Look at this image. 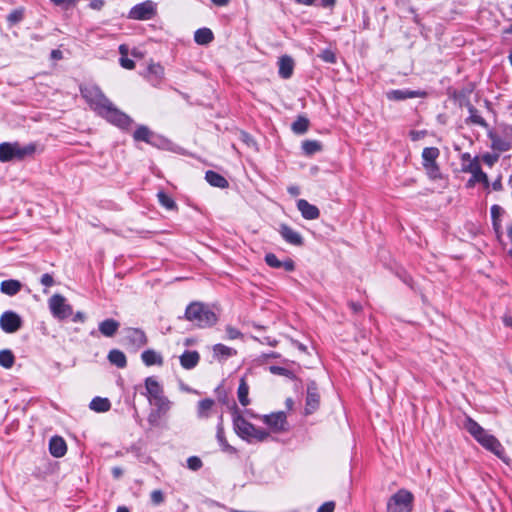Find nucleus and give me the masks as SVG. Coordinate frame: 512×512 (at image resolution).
Segmentation results:
<instances>
[{
    "instance_id": "f257e3e1",
    "label": "nucleus",
    "mask_w": 512,
    "mask_h": 512,
    "mask_svg": "<svg viewBox=\"0 0 512 512\" xmlns=\"http://www.w3.org/2000/svg\"><path fill=\"white\" fill-rule=\"evenodd\" d=\"M82 97L92 110L111 124L122 129L128 128L133 120L120 111L97 86H86L80 89Z\"/></svg>"
},
{
    "instance_id": "f03ea898",
    "label": "nucleus",
    "mask_w": 512,
    "mask_h": 512,
    "mask_svg": "<svg viewBox=\"0 0 512 512\" xmlns=\"http://www.w3.org/2000/svg\"><path fill=\"white\" fill-rule=\"evenodd\" d=\"M184 318L198 328L213 326L218 318L215 312L202 302H192L185 310Z\"/></svg>"
},
{
    "instance_id": "7ed1b4c3",
    "label": "nucleus",
    "mask_w": 512,
    "mask_h": 512,
    "mask_svg": "<svg viewBox=\"0 0 512 512\" xmlns=\"http://www.w3.org/2000/svg\"><path fill=\"white\" fill-rule=\"evenodd\" d=\"M35 151L36 145L33 143L21 146L18 142H2L0 143V162L23 160L32 156Z\"/></svg>"
},
{
    "instance_id": "20e7f679",
    "label": "nucleus",
    "mask_w": 512,
    "mask_h": 512,
    "mask_svg": "<svg viewBox=\"0 0 512 512\" xmlns=\"http://www.w3.org/2000/svg\"><path fill=\"white\" fill-rule=\"evenodd\" d=\"M233 425L236 434L248 442L253 440L262 442L269 437V432L265 431L264 429L255 427L252 423L248 422L244 417L240 415L234 417Z\"/></svg>"
},
{
    "instance_id": "39448f33",
    "label": "nucleus",
    "mask_w": 512,
    "mask_h": 512,
    "mask_svg": "<svg viewBox=\"0 0 512 512\" xmlns=\"http://www.w3.org/2000/svg\"><path fill=\"white\" fill-rule=\"evenodd\" d=\"M413 500L414 497L411 492L400 489L388 500L387 512H410L413 508Z\"/></svg>"
},
{
    "instance_id": "423d86ee",
    "label": "nucleus",
    "mask_w": 512,
    "mask_h": 512,
    "mask_svg": "<svg viewBox=\"0 0 512 512\" xmlns=\"http://www.w3.org/2000/svg\"><path fill=\"white\" fill-rule=\"evenodd\" d=\"M157 14V4L151 0L133 6L129 13L128 18L132 20L146 21L153 19Z\"/></svg>"
},
{
    "instance_id": "0eeeda50",
    "label": "nucleus",
    "mask_w": 512,
    "mask_h": 512,
    "mask_svg": "<svg viewBox=\"0 0 512 512\" xmlns=\"http://www.w3.org/2000/svg\"><path fill=\"white\" fill-rule=\"evenodd\" d=\"M48 304L52 315L57 319L68 318L73 313L72 307L66 303L65 297L60 294L51 296Z\"/></svg>"
},
{
    "instance_id": "6e6552de",
    "label": "nucleus",
    "mask_w": 512,
    "mask_h": 512,
    "mask_svg": "<svg viewBox=\"0 0 512 512\" xmlns=\"http://www.w3.org/2000/svg\"><path fill=\"white\" fill-rule=\"evenodd\" d=\"M261 420L269 426L273 432H285L288 430L286 413L283 411L262 416Z\"/></svg>"
},
{
    "instance_id": "1a4fd4ad",
    "label": "nucleus",
    "mask_w": 512,
    "mask_h": 512,
    "mask_svg": "<svg viewBox=\"0 0 512 512\" xmlns=\"http://www.w3.org/2000/svg\"><path fill=\"white\" fill-rule=\"evenodd\" d=\"M21 326V317L13 311H5L0 317V327L6 333H15Z\"/></svg>"
},
{
    "instance_id": "9d476101",
    "label": "nucleus",
    "mask_w": 512,
    "mask_h": 512,
    "mask_svg": "<svg viewBox=\"0 0 512 512\" xmlns=\"http://www.w3.org/2000/svg\"><path fill=\"white\" fill-rule=\"evenodd\" d=\"M125 341L126 344L138 350L147 344L148 339L143 330L129 327L125 329Z\"/></svg>"
},
{
    "instance_id": "9b49d317",
    "label": "nucleus",
    "mask_w": 512,
    "mask_h": 512,
    "mask_svg": "<svg viewBox=\"0 0 512 512\" xmlns=\"http://www.w3.org/2000/svg\"><path fill=\"white\" fill-rule=\"evenodd\" d=\"M133 138L135 141H143L153 146H159L162 143V139L145 125H140L134 131Z\"/></svg>"
},
{
    "instance_id": "f8f14e48",
    "label": "nucleus",
    "mask_w": 512,
    "mask_h": 512,
    "mask_svg": "<svg viewBox=\"0 0 512 512\" xmlns=\"http://www.w3.org/2000/svg\"><path fill=\"white\" fill-rule=\"evenodd\" d=\"M427 92L422 90L395 89L386 93V97L393 101H402L409 98H425Z\"/></svg>"
},
{
    "instance_id": "ddd939ff",
    "label": "nucleus",
    "mask_w": 512,
    "mask_h": 512,
    "mask_svg": "<svg viewBox=\"0 0 512 512\" xmlns=\"http://www.w3.org/2000/svg\"><path fill=\"white\" fill-rule=\"evenodd\" d=\"M477 442L499 458H502L505 453L504 447L500 441L494 435L489 433H485Z\"/></svg>"
},
{
    "instance_id": "4468645a",
    "label": "nucleus",
    "mask_w": 512,
    "mask_h": 512,
    "mask_svg": "<svg viewBox=\"0 0 512 512\" xmlns=\"http://www.w3.org/2000/svg\"><path fill=\"white\" fill-rule=\"evenodd\" d=\"M320 404V395L318 392V388L315 382H310L307 386V396H306V407L305 413L312 414L316 411Z\"/></svg>"
},
{
    "instance_id": "2eb2a0df",
    "label": "nucleus",
    "mask_w": 512,
    "mask_h": 512,
    "mask_svg": "<svg viewBox=\"0 0 512 512\" xmlns=\"http://www.w3.org/2000/svg\"><path fill=\"white\" fill-rule=\"evenodd\" d=\"M264 260L269 267L274 269H284L287 272H291L295 269V263L292 259L287 258L281 261L274 253H267Z\"/></svg>"
},
{
    "instance_id": "dca6fc26",
    "label": "nucleus",
    "mask_w": 512,
    "mask_h": 512,
    "mask_svg": "<svg viewBox=\"0 0 512 512\" xmlns=\"http://www.w3.org/2000/svg\"><path fill=\"white\" fill-rule=\"evenodd\" d=\"M279 233L287 243L294 246L303 245V237L290 226L286 224L280 225Z\"/></svg>"
},
{
    "instance_id": "f3484780",
    "label": "nucleus",
    "mask_w": 512,
    "mask_h": 512,
    "mask_svg": "<svg viewBox=\"0 0 512 512\" xmlns=\"http://www.w3.org/2000/svg\"><path fill=\"white\" fill-rule=\"evenodd\" d=\"M145 389V395L150 403H152V400L164 394L163 387L154 377H147L145 379Z\"/></svg>"
},
{
    "instance_id": "a211bd4d",
    "label": "nucleus",
    "mask_w": 512,
    "mask_h": 512,
    "mask_svg": "<svg viewBox=\"0 0 512 512\" xmlns=\"http://www.w3.org/2000/svg\"><path fill=\"white\" fill-rule=\"evenodd\" d=\"M297 208L301 212L302 217L307 220H314L320 216L319 209L305 199H299L297 201Z\"/></svg>"
},
{
    "instance_id": "6ab92c4d",
    "label": "nucleus",
    "mask_w": 512,
    "mask_h": 512,
    "mask_svg": "<svg viewBox=\"0 0 512 512\" xmlns=\"http://www.w3.org/2000/svg\"><path fill=\"white\" fill-rule=\"evenodd\" d=\"M463 171L471 173L474 181L483 183L488 182L487 174L482 171L481 165L476 158L470 160V163L463 168Z\"/></svg>"
},
{
    "instance_id": "aec40b11",
    "label": "nucleus",
    "mask_w": 512,
    "mask_h": 512,
    "mask_svg": "<svg viewBox=\"0 0 512 512\" xmlns=\"http://www.w3.org/2000/svg\"><path fill=\"white\" fill-rule=\"evenodd\" d=\"M120 327V323L112 318L105 319L98 324L99 332L105 337H113Z\"/></svg>"
},
{
    "instance_id": "412c9836",
    "label": "nucleus",
    "mask_w": 512,
    "mask_h": 512,
    "mask_svg": "<svg viewBox=\"0 0 512 512\" xmlns=\"http://www.w3.org/2000/svg\"><path fill=\"white\" fill-rule=\"evenodd\" d=\"M179 359L181 366L186 370H190L197 366L200 355L197 351L186 350Z\"/></svg>"
},
{
    "instance_id": "4be33fe9",
    "label": "nucleus",
    "mask_w": 512,
    "mask_h": 512,
    "mask_svg": "<svg viewBox=\"0 0 512 512\" xmlns=\"http://www.w3.org/2000/svg\"><path fill=\"white\" fill-rule=\"evenodd\" d=\"M49 451L52 456L59 458L66 454L67 445L61 437L54 436L50 439Z\"/></svg>"
},
{
    "instance_id": "5701e85b",
    "label": "nucleus",
    "mask_w": 512,
    "mask_h": 512,
    "mask_svg": "<svg viewBox=\"0 0 512 512\" xmlns=\"http://www.w3.org/2000/svg\"><path fill=\"white\" fill-rule=\"evenodd\" d=\"M216 438H217L219 445L221 446V449L224 452H227V453H235L236 452V449L233 446H231L226 440V437L224 434L223 416L222 415H220L219 422L217 424Z\"/></svg>"
},
{
    "instance_id": "b1692460",
    "label": "nucleus",
    "mask_w": 512,
    "mask_h": 512,
    "mask_svg": "<svg viewBox=\"0 0 512 512\" xmlns=\"http://www.w3.org/2000/svg\"><path fill=\"white\" fill-rule=\"evenodd\" d=\"M279 75L283 79H288L293 74L294 61L290 56L284 55L280 57L279 62Z\"/></svg>"
},
{
    "instance_id": "393cba45",
    "label": "nucleus",
    "mask_w": 512,
    "mask_h": 512,
    "mask_svg": "<svg viewBox=\"0 0 512 512\" xmlns=\"http://www.w3.org/2000/svg\"><path fill=\"white\" fill-rule=\"evenodd\" d=\"M464 428L470 433V435L478 441L481 437L484 436L485 429L480 426L474 419L471 417H467L464 422Z\"/></svg>"
},
{
    "instance_id": "a878e982",
    "label": "nucleus",
    "mask_w": 512,
    "mask_h": 512,
    "mask_svg": "<svg viewBox=\"0 0 512 512\" xmlns=\"http://www.w3.org/2000/svg\"><path fill=\"white\" fill-rule=\"evenodd\" d=\"M464 428L470 433V435L478 441L481 437L484 436L485 429L480 426L474 419L471 417H467L464 422Z\"/></svg>"
},
{
    "instance_id": "bb28decb",
    "label": "nucleus",
    "mask_w": 512,
    "mask_h": 512,
    "mask_svg": "<svg viewBox=\"0 0 512 512\" xmlns=\"http://www.w3.org/2000/svg\"><path fill=\"white\" fill-rule=\"evenodd\" d=\"M205 179L213 187L224 189L229 186V182L225 177L212 170L206 172Z\"/></svg>"
},
{
    "instance_id": "cd10ccee",
    "label": "nucleus",
    "mask_w": 512,
    "mask_h": 512,
    "mask_svg": "<svg viewBox=\"0 0 512 512\" xmlns=\"http://www.w3.org/2000/svg\"><path fill=\"white\" fill-rule=\"evenodd\" d=\"M215 406V401L210 398L200 400L197 405V416L200 419H207L211 415V411Z\"/></svg>"
},
{
    "instance_id": "c85d7f7f",
    "label": "nucleus",
    "mask_w": 512,
    "mask_h": 512,
    "mask_svg": "<svg viewBox=\"0 0 512 512\" xmlns=\"http://www.w3.org/2000/svg\"><path fill=\"white\" fill-rule=\"evenodd\" d=\"M108 361L117 368L123 369L127 366V358L119 349H112L107 356Z\"/></svg>"
},
{
    "instance_id": "c756f323",
    "label": "nucleus",
    "mask_w": 512,
    "mask_h": 512,
    "mask_svg": "<svg viewBox=\"0 0 512 512\" xmlns=\"http://www.w3.org/2000/svg\"><path fill=\"white\" fill-rule=\"evenodd\" d=\"M149 81L154 85H158L164 77V68L159 63H151L148 66Z\"/></svg>"
},
{
    "instance_id": "7c9ffc66",
    "label": "nucleus",
    "mask_w": 512,
    "mask_h": 512,
    "mask_svg": "<svg viewBox=\"0 0 512 512\" xmlns=\"http://www.w3.org/2000/svg\"><path fill=\"white\" fill-rule=\"evenodd\" d=\"M22 284L18 280H4L0 284V290L3 294L14 296L21 290Z\"/></svg>"
},
{
    "instance_id": "2f4dec72",
    "label": "nucleus",
    "mask_w": 512,
    "mask_h": 512,
    "mask_svg": "<svg viewBox=\"0 0 512 512\" xmlns=\"http://www.w3.org/2000/svg\"><path fill=\"white\" fill-rule=\"evenodd\" d=\"M141 359L146 366L163 364V357L158 352L148 349L141 354Z\"/></svg>"
},
{
    "instance_id": "473e14b6",
    "label": "nucleus",
    "mask_w": 512,
    "mask_h": 512,
    "mask_svg": "<svg viewBox=\"0 0 512 512\" xmlns=\"http://www.w3.org/2000/svg\"><path fill=\"white\" fill-rule=\"evenodd\" d=\"M214 35L209 28H200L194 33V41L199 45H207L212 42Z\"/></svg>"
},
{
    "instance_id": "72a5a7b5",
    "label": "nucleus",
    "mask_w": 512,
    "mask_h": 512,
    "mask_svg": "<svg viewBox=\"0 0 512 512\" xmlns=\"http://www.w3.org/2000/svg\"><path fill=\"white\" fill-rule=\"evenodd\" d=\"M151 404L155 406V410L158 411V413H163L164 415H166L172 407V402L165 396V394L152 400Z\"/></svg>"
},
{
    "instance_id": "f704fd0d",
    "label": "nucleus",
    "mask_w": 512,
    "mask_h": 512,
    "mask_svg": "<svg viewBox=\"0 0 512 512\" xmlns=\"http://www.w3.org/2000/svg\"><path fill=\"white\" fill-rule=\"evenodd\" d=\"M468 112L469 117L466 120L467 123L476 124L483 128L488 127V123L486 122V120L481 115H479L478 110L473 105H468Z\"/></svg>"
},
{
    "instance_id": "c9c22d12",
    "label": "nucleus",
    "mask_w": 512,
    "mask_h": 512,
    "mask_svg": "<svg viewBox=\"0 0 512 512\" xmlns=\"http://www.w3.org/2000/svg\"><path fill=\"white\" fill-rule=\"evenodd\" d=\"M89 407L95 412H107L111 407V403L107 398L95 397L91 400Z\"/></svg>"
},
{
    "instance_id": "e433bc0d",
    "label": "nucleus",
    "mask_w": 512,
    "mask_h": 512,
    "mask_svg": "<svg viewBox=\"0 0 512 512\" xmlns=\"http://www.w3.org/2000/svg\"><path fill=\"white\" fill-rule=\"evenodd\" d=\"M489 138L492 142V148L494 150L505 152L511 148L510 142L498 136L497 134L489 133Z\"/></svg>"
},
{
    "instance_id": "4c0bfd02",
    "label": "nucleus",
    "mask_w": 512,
    "mask_h": 512,
    "mask_svg": "<svg viewBox=\"0 0 512 512\" xmlns=\"http://www.w3.org/2000/svg\"><path fill=\"white\" fill-rule=\"evenodd\" d=\"M248 393L249 386L247 385L246 381L242 378L237 391L238 400L242 406H247L250 403Z\"/></svg>"
},
{
    "instance_id": "58836bf2",
    "label": "nucleus",
    "mask_w": 512,
    "mask_h": 512,
    "mask_svg": "<svg viewBox=\"0 0 512 512\" xmlns=\"http://www.w3.org/2000/svg\"><path fill=\"white\" fill-rule=\"evenodd\" d=\"M292 131L296 134H304L307 132L309 128V120L304 116H299L293 123H292Z\"/></svg>"
},
{
    "instance_id": "ea45409f",
    "label": "nucleus",
    "mask_w": 512,
    "mask_h": 512,
    "mask_svg": "<svg viewBox=\"0 0 512 512\" xmlns=\"http://www.w3.org/2000/svg\"><path fill=\"white\" fill-rule=\"evenodd\" d=\"M439 156V150L436 147H426L422 151L423 165L435 163Z\"/></svg>"
},
{
    "instance_id": "a19ab883",
    "label": "nucleus",
    "mask_w": 512,
    "mask_h": 512,
    "mask_svg": "<svg viewBox=\"0 0 512 512\" xmlns=\"http://www.w3.org/2000/svg\"><path fill=\"white\" fill-rule=\"evenodd\" d=\"M214 355L218 358H228L236 354L233 348L225 346L223 344H216L213 347Z\"/></svg>"
},
{
    "instance_id": "79ce46f5",
    "label": "nucleus",
    "mask_w": 512,
    "mask_h": 512,
    "mask_svg": "<svg viewBox=\"0 0 512 512\" xmlns=\"http://www.w3.org/2000/svg\"><path fill=\"white\" fill-rule=\"evenodd\" d=\"M157 198L160 205L166 208L167 210H174L177 208L175 201L164 191H159L157 193Z\"/></svg>"
},
{
    "instance_id": "37998d69",
    "label": "nucleus",
    "mask_w": 512,
    "mask_h": 512,
    "mask_svg": "<svg viewBox=\"0 0 512 512\" xmlns=\"http://www.w3.org/2000/svg\"><path fill=\"white\" fill-rule=\"evenodd\" d=\"M320 142L316 140H306L302 143V149L307 155H313L321 150Z\"/></svg>"
},
{
    "instance_id": "c03bdc74",
    "label": "nucleus",
    "mask_w": 512,
    "mask_h": 512,
    "mask_svg": "<svg viewBox=\"0 0 512 512\" xmlns=\"http://www.w3.org/2000/svg\"><path fill=\"white\" fill-rule=\"evenodd\" d=\"M15 357L10 350L0 351V365L6 369L11 368L14 364Z\"/></svg>"
},
{
    "instance_id": "a18cd8bd",
    "label": "nucleus",
    "mask_w": 512,
    "mask_h": 512,
    "mask_svg": "<svg viewBox=\"0 0 512 512\" xmlns=\"http://www.w3.org/2000/svg\"><path fill=\"white\" fill-rule=\"evenodd\" d=\"M423 166L431 179L435 180L441 177L440 169L436 162L431 164H425Z\"/></svg>"
},
{
    "instance_id": "49530a36",
    "label": "nucleus",
    "mask_w": 512,
    "mask_h": 512,
    "mask_svg": "<svg viewBox=\"0 0 512 512\" xmlns=\"http://www.w3.org/2000/svg\"><path fill=\"white\" fill-rule=\"evenodd\" d=\"M202 460L197 456H191L187 459V467L190 470L197 471L202 467Z\"/></svg>"
},
{
    "instance_id": "de8ad7c7",
    "label": "nucleus",
    "mask_w": 512,
    "mask_h": 512,
    "mask_svg": "<svg viewBox=\"0 0 512 512\" xmlns=\"http://www.w3.org/2000/svg\"><path fill=\"white\" fill-rule=\"evenodd\" d=\"M150 499L154 505H160L164 502V494L161 490H154L151 492Z\"/></svg>"
},
{
    "instance_id": "09e8293b",
    "label": "nucleus",
    "mask_w": 512,
    "mask_h": 512,
    "mask_svg": "<svg viewBox=\"0 0 512 512\" xmlns=\"http://www.w3.org/2000/svg\"><path fill=\"white\" fill-rule=\"evenodd\" d=\"M226 334H227V337L228 339L230 340H235V339H239L242 337V333L235 327L233 326H226Z\"/></svg>"
},
{
    "instance_id": "8fccbe9b",
    "label": "nucleus",
    "mask_w": 512,
    "mask_h": 512,
    "mask_svg": "<svg viewBox=\"0 0 512 512\" xmlns=\"http://www.w3.org/2000/svg\"><path fill=\"white\" fill-rule=\"evenodd\" d=\"M165 415L163 413H158V411L153 410L148 415V422L152 426H157L159 424L160 418L164 417Z\"/></svg>"
},
{
    "instance_id": "3c124183",
    "label": "nucleus",
    "mask_w": 512,
    "mask_h": 512,
    "mask_svg": "<svg viewBox=\"0 0 512 512\" xmlns=\"http://www.w3.org/2000/svg\"><path fill=\"white\" fill-rule=\"evenodd\" d=\"M23 18V15H22V12L20 11H12L8 16H7V20L9 23L11 24H15V23H18L19 21H21Z\"/></svg>"
},
{
    "instance_id": "603ef678",
    "label": "nucleus",
    "mask_w": 512,
    "mask_h": 512,
    "mask_svg": "<svg viewBox=\"0 0 512 512\" xmlns=\"http://www.w3.org/2000/svg\"><path fill=\"white\" fill-rule=\"evenodd\" d=\"M321 59L327 63H335L336 56L331 50H324L321 55Z\"/></svg>"
},
{
    "instance_id": "864d4df0",
    "label": "nucleus",
    "mask_w": 512,
    "mask_h": 512,
    "mask_svg": "<svg viewBox=\"0 0 512 512\" xmlns=\"http://www.w3.org/2000/svg\"><path fill=\"white\" fill-rule=\"evenodd\" d=\"M120 65L128 70H131L135 67V62L132 59H129L127 56L120 57Z\"/></svg>"
},
{
    "instance_id": "5fc2aeb1",
    "label": "nucleus",
    "mask_w": 512,
    "mask_h": 512,
    "mask_svg": "<svg viewBox=\"0 0 512 512\" xmlns=\"http://www.w3.org/2000/svg\"><path fill=\"white\" fill-rule=\"evenodd\" d=\"M335 508V503L333 501H328L323 503L317 510V512H333Z\"/></svg>"
},
{
    "instance_id": "6e6d98bb",
    "label": "nucleus",
    "mask_w": 512,
    "mask_h": 512,
    "mask_svg": "<svg viewBox=\"0 0 512 512\" xmlns=\"http://www.w3.org/2000/svg\"><path fill=\"white\" fill-rule=\"evenodd\" d=\"M54 4L63 6L65 9H68L71 6L76 5L78 0H51Z\"/></svg>"
},
{
    "instance_id": "4d7b16f0",
    "label": "nucleus",
    "mask_w": 512,
    "mask_h": 512,
    "mask_svg": "<svg viewBox=\"0 0 512 512\" xmlns=\"http://www.w3.org/2000/svg\"><path fill=\"white\" fill-rule=\"evenodd\" d=\"M503 213V209L499 205H493L491 207V218L492 220H499L500 216Z\"/></svg>"
},
{
    "instance_id": "13d9d810",
    "label": "nucleus",
    "mask_w": 512,
    "mask_h": 512,
    "mask_svg": "<svg viewBox=\"0 0 512 512\" xmlns=\"http://www.w3.org/2000/svg\"><path fill=\"white\" fill-rule=\"evenodd\" d=\"M40 282L46 287H51L54 284V279L50 274L45 273L41 276Z\"/></svg>"
},
{
    "instance_id": "bf43d9fd",
    "label": "nucleus",
    "mask_w": 512,
    "mask_h": 512,
    "mask_svg": "<svg viewBox=\"0 0 512 512\" xmlns=\"http://www.w3.org/2000/svg\"><path fill=\"white\" fill-rule=\"evenodd\" d=\"M269 370L271 373L276 375H287L288 373V370L286 368L280 366H270Z\"/></svg>"
},
{
    "instance_id": "052dcab7",
    "label": "nucleus",
    "mask_w": 512,
    "mask_h": 512,
    "mask_svg": "<svg viewBox=\"0 0 512 512\" xmlns=\"http://www.w3.org/2000/svg\"><path fill=\"white\" fill-rule=\"evenodd\" d=\"M348 306L354 313H359L362 310V305L354 301H350Z\"/></svg>"
},
{
    "instance_id": "680f3d73",
    "label": "nucleus",
    "mask_w": 512,
    "mask_h": 512,
    "mask_svg": "<svg viewBox=\"0 0 512 512\" xmlns=\"http://www.w3.org/2000/svg\"><path fill=\"white\" fill-rule=\"evenodd\" d=\"M103 5H104L103 0H95L90 3V7L93 9H97V10H100L103 7Z\"/></svg>"
},
{
    "instance_id": "e2e57ef3",
    "label": "nucleus",
    "mask_w": 512,
    "mask_h": 512,
    "mask_svg": "<svg viewBox=\"0 0 512 512\" xmlns=\"http://www.w3.org/2000/svg\"><path fill=\"white\" fill-rule=\"evenodd\" d=\"M73 322H84L85 321V315L84 313L78 311L74 316H73Z\"/></svg>"
},
{
    "instance_id": "0e129e2a",
    "label": "nucleus",
    "mask_w": 512,
    "mask_h": 512,
    "mask_svg": "<svg viewBox=\"0 0 512 512\" xmlns=\"http://www.w3.org/2000/svg\"><path fill=\"white\" fill-rule=\"evenodd\" d=\"M336 3V0H321V6L324 8H332Z\"/></svg>"
},
{
    "instance_id": "69168bd1",
    "label": "nucleus",
    "mask_w": 512,
    "mask_h": 512,
    "mask_svg": "<svg viewBox=\"0 0 512 512\" xmlns=\"http://www.w3.org/2000/svg\"><path fill=\"white\" fill-rule=\"evenodd\" d=\"M123 471L120 467H113L112 468V475L114 478L118 479L122 476Z\"/></svg>"
},
{
    "instance_id": "338daca9",
    "label": "nucleus",
    "mask_w": 512,
    "mask_h": 512,
    "mask_svg": "<svg viewBox=\"0 0 512 512\" xmlns=\"http://www.w3.org/2000/svg\"><path fill=\"white\" fill-rule=\"evenodd\" d=\"M51 58L54 59V60L62 59V52L60 50H58V49L52 50Z\"/></svg>"
},
{
    "instance_id": "774afa93",
    "label": "nucleus",
    "mask_w": 512,
    "mask_h": 512,
    "mask_svg": "<svg viewBox=\"0 0 512 512\" xmlns=\"http://www.w3.org/2000/svg\"><path fill=\"white\" fill-rule=\"evenodd\" d=\"M503 323L505 324V326L512 328V317L508 315L504 316Z\"/></svg>"
}]
</instances>
